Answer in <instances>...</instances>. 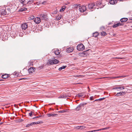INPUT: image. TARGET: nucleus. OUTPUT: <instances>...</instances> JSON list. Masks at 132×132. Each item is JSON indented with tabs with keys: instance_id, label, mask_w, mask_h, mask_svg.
I'll return each mask as SVG.
<instances>
[{
	"instance_id": "nucleus-1",
	"label": "nucleus",
	"mask_w": 132,
	"mask_h": 132,
	"mask_svg": "<svg viewBox=\"0 0 132 132\" xmlns=\"http://www.w3.org/2000/svg\"><path fill=\"white\" fill-rule=\"evenodd\" d=\"M95 6V4L94 3H91L89 4L88 5V9H90L91 10L92 9H94V10L95 8H97L98 9V8H97V7H94Z\"/></svg>"
},
{
	"instance_id": "nucleus-2",
	"label": "nucleus",
	"mask_w": 132,
	"mask_h": 132,
	"mask_svg": "<svg viewBox=\"0 0 132 132\" xmlns=\"http://www.w3.org/2000/svg\"><path fill=\"white\" fill-rule=\"evenodd\" d=\"M85 49V46L82 44H80L77 46V49L79 51L83 50Z\"/></svg>"
},
{
	"instance_id": "nucleus-3",
	"label": "nucleus",
	"mask_w": 132,
	"mask_h": 132,
	"mask_svg": "<svg viewBox=\"0 0 132 132\" xmlns=\"http://www.w3.org/2000/svg\"><path fill=\"white\" fill-rule=\"evenodd\" d=\"M79 10L80 12H83L86 10V8L85 6H80Z\"/></svg>"
},
{
	"instance_id": "nucleus-4",
	"label": "nucleus",
	"mask_w": 132,
	"mask_h": 132,
	"mask_svg": "<svg viewBox=\"0 0 132 132\" xmlns=\"http://www.w3.org/2000/svg\"><path fill=\"white\" fill-rule=\"evenodd\" d=\"M86 104V103L84 104L83 103L80 104L76 108V110L77 111H79L81 109V107L82 106H84L85 104Z\"/></svg>"
},
{
	"instance_id": "nucleus-5",
	"label": "nucleus",
	"mask_w": 132,
	"mask_h": 132,
	"mask_svg": "<svg viewBox=\"0 0 132 132\" xmlns=\"http://www.w3.org/2000/svg\"><path fill=\"white\" fill-rule=\"evenodd\" d=\"M0 14L1 15H4L7 14V12L6 9H1L0 11Z\"/></svg>"
},
{
	"instance_id": "nucleus-6",
	"label": "nucleus",
	"mask_w": 132,
	"mask_h": 132,
	"mask_svg": "<svg viewBox=\"0 0 132 132\" xmlns=\"http://www.w3.org/2000/svg\"><path fill=\"white\" fill-rule=\"evenodd\" d=\"M41 19L40 18L37 17L34 19V22L37 24H39L41 22Z\"/></svg>"
},
{
	"instance_id": "nucleus-7",
	"label": "nucleus",
	"mask_w": 132,
	"mask_h": 132,
	"mask_svg": "<svg viewBox=\"0 0 132 132\" xmlns=\"http://www.w3.org/2000/svg\"><path fill=\"white\" fill-rule=\"evenodd\" d=\"M13 75H10V78H11V77H12V76ZM10 77L9 75L7 74H5L4 75H2V78L3 79H6L7 78Z\"/></svg>"
},
{
	"instance_id": "nucleus-8",
	"label": "nucleus",
	"mask_w": 132,
	"mask_h": 132,
	"mask_svg": "<svg viewBox=\"0 0 132 132\" xmlns=\"http://www.w3.org/2000/svg\"><path fill=\"white\" fill-rule=\"evenodd\" d=\"M95 5L96 6L99 7L100 8H101L102 7H103V6L102 7L101 6L102 4L99 1H97L95 3Z\"/></svg>"
},
{
	"instance_id": "nucleus-9",
	"label": "nucleus",
	"mask_w": 132,
	"mask_h": 132,
	"mask_svg": "<svg viewBox=\"0 0 132 132\" xmlns=\"http://www.w3.org/2000/svg\"><path fill=\"white\" fill-rule=\"evenodd\" d=\"M74 48L73 47H70L66 49V51L68 53H70L72 52Z\"/></svg>"
},
{
	"instance_id": "nucleus-10",
	"label": "nucleus",
	"mask_w": 132,
	"mask_h": 132,
	"mask_svg": "<svg viewBox=\"0 0 132 132\" xmlns=\"http://www.w3.org/2000/svg\"><path fill=\"white\" fill-rule=\"evenodd\" d=\"M69 96L67 94H65L63 95H61L58 97L59 98H66L67 97H69Z\"/></svg>"
},
{
	"instance_id": "nucleus-11",
	"label": "nucleus",
	"mask_w": 132,
	"mask_h": 132,
	"mask_svg": "<svg viewBox=\"0 0 132 132\" xmlns=\"http://www.w3.org/2000/svg\"><path fill=\"white\" fill-rule=\"evenodd\" d=\"M35 69L34 67H31L28 69V71L30 73H32L35 70Z\"/></svg>"
},
{
	"instance_id": "nucleus-12",
	"label": "nucleus",
	"mask_w": 132,
	"mask_h": 132,
	"mask_svg": "<svg viewBox=\"0 0 132 132\" xmlns=\"http://www.w3.org/2000/svg\"><path fill=\"white\" fill-rule=\"evenodd\" d=\"M117 2V0H110V1L109 3L111 4H116Z\"/></svg>"
},
{
	"instance_id": "nucleus-13",
	"label": "nucleus",
	"mask_w": 132,
	"mask_h": 132,
	"mask_svg": "<svg viewBox=\"0 0 132 132\" xmlns=\"http://www.w3.org/2000/svg\"><path fill=\"white\" fill-rule=\"evenodd\" d=\"M54 53L56 55H59L60 54V52H59V50L57 49H54Z\"/></svg>"
},
{
	"instance_id": "nucleus-14",
	"label": "nucleus",
	"mask_w": 132,
	"mask_h": 132,
	"mask_svg": "<svg viewBox=\"0 0 132 132\" xmlns=\"http://www.w3.org/2000/svg\"><path fill=\"white\" fill-rule=\"evenodd\" d=\"M99 35V34L97 31L93 33V37H97Z\"/></svg>"
},
{
	"instance_id": "nucleus-15",
	"label": "nucleus",
	"mask_w": 132,
	"mask_h": 132,
	"mask_svg": "<svg viewBox=\"0 0 132 132\" xmlns=\"http://www.w3.org/2000/svg\"><path fill=\"white\" fill-rule=\"evenodd\" d=\"M128 19L127 18H123L120 20V21L121 22H124L127 21Z\"/></svg>"
},
{
	"instance_id": "nucleus-16",
	"label": "nucleus",
	"mask_w": 132,
	"mask_h": 132,
	"mask_svg": "<svg viewBox=\"0 0 132 132\" xmlns=\"http://www.w3.org/2000/svg\"><path fill=\"white\" fill-rule=\"evenodd\" d=\"M28 25H21V28L22 30H24L28 28Z\"/></svg>"
},
{
	"instance_id": "nucleus-17",
	"label": "nucleus",
	"mask_w": 132,
	"mask_h": 132,
	"mask_svg": "<svg viewBox=\"0 0 132 132\" xmlns=\"http://www.w3.org/2000/svg\"><path fill=\"white\" fill-rule=\"evenodd\" d=\"M40 18L42 20L44 19L45 20L46 18L45 15L43 14H41L40 15Z\"/></svg>"
},
{
	"instance_id": "nucleus-18",
	"label": "nucleus",
	"mask_w": 132,
	"mask_h": 132,
	"mask_svg": "<svg viewBox=\"0 0 132 132\" xmlns=\"http://www.w3.org/2000/svg\"><path fill=\"white\" fill-rule=\"evenodd\" d=\"M47 115L48 117H50L51 116L54 117L56 116H57V114L49 113L47 114Z\"/></svg>"
},
{
	"instance_id": "nucleus-19",
	"label": "nucleus",
	"mask_w": 132,
	"mask_h": 132,
	"mask_svg": "<svg viewBox=\"0 0 132 132\" xmlns=\"http://www.w3.org/2000/svg\"><path fill=\"white\" fill-rule=\"evenodd\" d=\"M100 35L101 36H105L107 35V34L105 32L102 31L101 32Z\"/></svg>"
},
{
	"instance_id": "nucleus-20",
	"label": "nucleus",
	"mask_w": 132,
	"mask_h": 132,
	"mask_svg": "<svg viewBox=\"0 0 132 132\" xmlns=\"http://www.w3.org/2000/svg\"><path fill=\"white\" fill-rule=\"evenodd\" d=\"M114 22L113 21L111 23L112 24H113V25H122L120 23V22H116L115 23H113V22ZM111 24V23H109V25H110Z\"/></svg>"
},
{
	"instance_id": "nucleus-21",
	"label": "nucleus",
	"mask_w": 132,
	"mask_h": 132,
	"mask_svg": "<svg viewBox=\"0 0 132 132\" xmlns=\"http://www.w3.org/2000/svg\"><path fill=\"white\" fill-rule=\"evenodd\" d=\"M79 55L80 56L84 57L85 56L86 54L84 52L83 53H79Z\"/></svg>"
},
{
	"instance_id": "nucleus-22",
	"label": "nucleus",
	"mask_w": 132,
	"mask_h": 132,
	"mask_svg": "<svg viewBox=\"0 0 132 132\" xmlns=\"http://www.w3.org/2000/svg\"><path fill=\"white\" fill-rule=\"evenodd\" d=\"M67 67V66H63L62 67L59 68V70L60 71L62 70V69L65 68Z\"/></svg>"
},
{
	"instance_id": "nucleus-23",
	"label": "nucleus",
	"mask_w": 132,
	"mask_h": 132,
	"mask_svg": "<svg viewBox=\"0 0 132 132\" xmlns=\"http://www.w3.org/2000/svg\"><path fill=\"white\" fill-rule=\"evenodd\" d=\"M27 9L25 8H22L20 9L19 11L21 12L25 11L27 10Z\"/></svg>"
},
{
	"instance_id": "nucleus-24",
	"label": "nucleus",
	"mask_w": 132,
	"mask_h": 132,
	"mask_svg": "<svg viewBox=\"0 0 132 132\" xmlns=\"http://www.w3.org/2000/svg\"><path fill=\"white\" fill-rule=\"evenodd\" d=\"M59 61L56 59H55L53 60V62H54V64H57L59 62Z\"/></svg>"
},
{
	"instance_id": "nucleus-25",
	"label": "nucleus",
	"mask_w": 132,
	"mask_h": 132,
	"mask_svg": "<svg viewBox=\"0 0 132 132\" xmlns=\"http://www.w3.org/2000/svg\"><path fill=\"white\" fill-rule=\"evenodd\" d=\"M34 125V122H32L31 123H30L29 124L26 126V127H30V126H31L32 125Z\"/></svg>"
},
{
	"instance_id": "nucleus-26",
	"label": "nucleus",
	"mask_w": 132,
	"mask_h": 132,
	"mask_svg": "<svg viewBox=\"0 0 132 132\" xmlns=\"http://www.w3.org/2000/svg\"><path fill=\"white\" fill-rule=\"evenodd\" d=\"M77 95L79 97H82V96H84V94L83 93H81L78 94Z\"/></svg>"
},
{
	"instance_id": "nucleus-27",
	"label": "nucleus",
	"mask_w": 132,
	"mask_h": 132,
	"mask_svg": "<svg viewBox=\"0 0 132 132\" xmlns=\"http://www.w3.org/2000/svg\"><path fill=\"white\" fill-rule=\"evenodd\" d=\"M49 62L50 64H53L54 63V62H53V60H49Z\"/></svg>"
},
{
	"instance_id": "nucleus-28",
	"label": "nucleus",
	"mask_w": 132,
	"mask_h": 132,
	"mask_svg": "<svg viewBox=\"0 0 132 132\" xmlns=\"http://www.w3.org/2000/svg\"><path fill=\"white\" fill-rule=\"evenodd\" d=\"M34 18V16L33 15L31 16L30 17L28 18V19L29 20H32Z\"/></svg>"
},
{
	"instance_id": "nucleus-29",
	"label": "nucleus",
	"mask_w": 132,
	"mask_h": 132,
	"mask_svg": "<svg viewBox=\"0 0 132 132\" xmlns=\"http://www.w3.org/2000/svg\"><path fill=\"white\" fill-rule=\"evenodd\" d=\"M19 1L20 3L22 4L23 5H24V2L25 1V0H19Z\"/></svg>"
},
{
	"instance_id": "nucleus-30",
	"label": "nucleus",
	"mask_w": 132,
	"mask_h": 132,
	"mask_svg": "<svg viewBox=\"0 0 132 132\" xmlns=\"http://www.w3.org/2000/svg\"><path fill=\"white\" fill-rule=\"evenodd\" d=\"M34 0H29V1L27 2V4H31L33 2Z\"/></svg>"
},
{
	"instance_id": "nucleus-31",
	"label": "nucleus",
	"mask_w": 132,
	"mask_h": 132,
	"mask_svg": "<svg viewBox=\"0 0 132 132\" xmlns=\"http://www.w3.org/2000/svg\"><path fill=\"white\" fill-rule=\"evenodd\" d=\"M44 66L43 65H42L39 67H38L37 69L38 70H40V69H43L44 67Z\"/></svg>"
},
{
	"instance_id": "nucleus-32",
	"label": "nucleus",
	"mask_w": 132,
	"mask_h": 132,
	"mask_svg": "<svg viewBox=\"0 0 132 132\" xmlns=\"http://www.w3.org/2000/svg\"><path fill=\"white\" fill-rule=\"evenodd\" d=\"M108 128H102V129H98V130H96V131H100L101 130H103L107 129H108Z\"/></svg>"
},
{
	"instance_id": "nucleus-33",
	"label": "nucleus",
	"mask_w": 132,
	"mask_h": 132,
	"mask_svg": "<svg viewBox=\"0 0 132 132\" xmlns=\"http://www.w3.org/2000/svg\"><path fill=\"white\" fill-rule=\"evenodd\" d=\"M79 128L80 129H83L85 128H86V127L84 126H80Z\"/></svg>"
},
{
	"instance_id": "nucleus-34",
	"label": "nucleus",
	"mask_w": 132,
	"mask_h": 132,
	"mask_svg": "<svg viewBox=\"0 0 132 132\" xmlns=\"http://www.w3.org/2000/svg\"><path fill=\"white\" fill-rule=\"evenodd\" d=\"M61 16H58L56 18L57 20H59L61 19Z\"/></svg>"
},
{
	"instance_id": "nucleus-35",
	"label": "nucleus",
	"mask_w": 132,
	"mask_h": 132,
	"mask_svg": "<svg viewBox=\"0 0 132 132\" xmlns=\"http://www.w3.org/2000/svg\"><path fill=\"white\" fill-rule=\"evenodd\" d=\"M28 64L29 65V66H30V65L31 66V65H33L32 62L31 61H30V62H29Z\"/></svg>"
},
{
	"instance_id": "nucleus-36",
	"label": "nucleus",
	"mask_w": 132,
	"mask_h": 132,
	"mask_svg": "<svg viewBox=\"0 0 132 132\" xmlns=\"http://www.w3.org/2000/svg\"><path fill=\"white\" fill-rule=\"evenodd\" d=\"M118 89H121V88H122V89H125L124 86H122V87H118Z\"/></svg>"
},
{
	"instance_id": "nucleus-37",
	"label": "nucleus",
	"mask_w": 132,
	"mask_h": 132,
	"mask_svg": "<svg viewBox=\"0 0 132 132\" xmlns=\"http://www.w3.org/2000/svg\"><path fill=\"white\" fill-rule=\"evenodd\" d=\"M105 98L103 97V98H101L99 99H98V100L99 101H102Z\"/></svg>"
},
{
	"instance_id": "nucleus-38",
	"label": "nucleus",
	"mask_w": 132,
	"mask_h": 132,
	"mask_svg": "<svg viewBox=\"0 0 132 132\" xmlns=\"http://www.w3.org/2000/svg\"><path fill=\"white\" fill-rule=\"evenodd\" d=\"M65 7H64V8L62 7L61 8V9H60V11H63L65 10Z\"/></svg>"
},
{
	"instance_id": "nucleus-39",
	"label": "nucleus",
	"mask_w": 132,
	"mask_h": 132,
	"mask_svg": "<svg viewBox=\"0 0 132 132\" xmlns=\"http://www.w3.org/2000/svg\"><path fill=\"white\" fill-rule=\"evenodd\" d=\"M65 112V111L64 110L60 111H58V112L59 113H61Z\"/></svg>"
},
{
	"instance_id": "nucleus-40",
	"label": "nucleus",
	"mask_w": 132,
	"mask_h": 132,
	"mask_svg": "<svg viewBox=\"0 0 132 132\" xmlns=\"http://www.w3.org/2000/svg\"><path fill=\"white\" fill-rule=\"evenodd\" d=\"M40 117V116H37L36 117H34L33 118V119H36V118H37Z\"/></svg>"
},
{
	"instance_id": "nucleus-41",
	"label": "nucleus",
	"mask_w": 132,
	"mask_h": 132,
	"mask_svg": "<svg viewBox=\"0 0 132 132\" xmlns=\"http://www.w3.org/2000/svg\"><path fill=\"white\" fill-rule=\"evenodd\" d=\"M120 94V95H121L122 94V93L121 92H120V93H118L117 94H116V95H117V96H119V95H118V94Z\"/></svg>"
},
{
	"instance_id": "nucleus-42",
	"label": "nucleus",
	"mask_w": 132,
	"mask_h": 132,
	"mask_svg": "<svg viewBox=\"0 0 132 132\" xmlns=\"http://www.w3.org/2000/svg\"><path fill=\"white\" fill-rule=\"evenodd\" d=\"M93 96H92L90 97V100H93Z\"/></svg>"
},
{
	"instance_id": "nucleus-43",
	"label": "nucleus",
	"mask_w": 132,
	"mask_h": 132,
	"mask_svg": "<svg viewBox=\"0 0 132 132\" xmlns=\"http://www.w3.org/2000/svg\"><path fill=\"white\" fill-rule=\"evenodd\" d=\"M100 29L101 30H103L104 29V28L103 27H102Z\"/></svg>"
},
{
	"instance_id": "nucleus-44",
	"label": "nucleus",
	"mask_w": 132,
	"mask_h": 132,
	"mask_svg": "<svg viewBox=\"0 0 132 132\" xmlns=\"http://www.w3.org/2000/svg\"><path fill=\"white\" fill-rule=\"evenodd\" d=\"M34 122V124H38L39 123H40V122Z\"/></svg>"
},
{
	"instance_id": "nucleus-45",
	"label": "nucleus",
	"mask_w": 132,
	"mask_h": 132,
	"mask_svg": "<svg viewBox=\"0 0 132 132\" xmlns=\"http://www.w3.org/2000/svg\"><path fill=\"white\" fill-rule=\"evenodd\" d=\"M81 75H77L75 76L74 77H80L81 76Z\"/></svg>"
},
{
	"instance_id": "nucleus-46",
	"label": "nucleus",
	"mask_w": 132,
	"mask_h": 132,
	"mask_svg": "<svg viewBox=\"0 0 132 132\" xmlns=\"http://www.w3.org/2000/svg\"><path fill=\"white\" fill-rule=\"evenodd\" d=\"M32 113H33V112H31L30 113H29V115L30 116H32Z\"/></svg>"
},
{
	"instance_id": "nucleus-47",
	"label": "nucleus",
	"mask_w": 132,
	"mask_h": 132,
	"mask_svg": "<svg viewBox=\"0 0 132 132\" xmlns=\"http://www.w3.org/2000/svg\"><path fill=\"white\" fill-rule=\"evenodd\" d=\"M79 127H80V126H77V127H75V128L77 129H80Z\"/></svg>"
},
{
	"instance_id": "nucleus-48",
	"label": "nucleus",
	"mask_w": 132,
	"mask_h": 132,
	"mask_svg": "<svg viewBox=\"0 0 132 132\" xmlns=\"http://www.w3.org/2000/svg\"><path fill=\"white\" fill-rule=\"evenodd\" d=\"M119 26V25H113V27L114 28H115Z\"/></svg>"
},
{
	"instance_id": "nucleus-49",
	"label": "nucleus",
	"mask_w": 132,
	"mask_h": 132,
	"mask_svg": "<svg viewBox=\"0 0 132 132\" xmlns=\"http://www.w3.org/2000/svg\"><path fill=\"white\" fill-rule=\"evenodd\" d=\"M118 87H114L113 88V89H118Z\"/></svg>"
},
{
	"instance_id": "nucleus-50",
	"label": "nucleus",
	"mask_w": 132,
	"mask_h": 132,
	"mask_svg": "<svg viewBox=\"0 0 132 132\" xmlns=\"http://www.w3.org/2000/svg\"><path fill=\"white\" fill-rule=\"evenodd\" d=\"M122 77V76H117V78H120Z\"/></svg>"
},
{
	"instance_id": "nucleus-51",
	"label": "nucleus",
	"mask_w": 132,
	"mask_h": 132,
	"mask_svg": "<svg viewBox=\"0 0 132 132\" xmlns=\"http://www.w3.org/2000/svg\"><path fill=\"white\" fill-rule=\"evenodd\" d=\"M113 79H116L117 78V77H113L112 78Z\"/></svg>"
},
{
	"instance_id": "nucleus-52",
	"label": "nucleus",
	"mask_w": 132,
	"mask_h": 132,
	"mask_svg": "<svg viewBox=\"0 0 132 132\" xmlns=\"http://www.w3.org/2000/svg\"><path fill=\"white\" fill-rule=\"evenodd\" d=\"M28 24H29L30 25L31 24H32V23H31L30 22H28Z\"/></svg>"
},
{
	"instance_id": "nucleus-53",
	"label": "nucleus",
	"mask_w": 132,
	"mask_h": 132,
	"mask_svg": "<svg viewBox=\"0 0 132 132\" xmlns=\"http://www.w3.org/2000/svg\"><path fill=\"white\" fill-rule=\"evenodd\" d=\"M27 23H23V24H22L21 25H24H24H27Z\"/></svg>"
},
{
	"instance_id": "nucleus-54",
	"label": "nucleus",
	"mask_w": 132,
	"mask_h": 132,
	"mask_svg": "<svg viewBox=\"0 0 132 132\" xmlns=\"http://www.w3.org/2000/svg\"><path fill=\"white\" fill-rule=\"evenodd\" d=\"M46 2H43L42 3V4H45V3Z\"/></svg>"
},
{
	"instance_id": "nucleus-55",
	"label": "nucleus",
	"mask_w": 132,
	"mask_h": 132,
	"mask_svg": "<svg viewBox=\"0 0 132 132\" xmlns=\"http://www.w3.org/2000/svg\"><path fill=\"white\" fill-rule=\"evenodd\" d=\"M122 76V77H126V76Z\"/></svg>"
},
{
	"instance_id": "nucleus-56",
	"label": "nucleus",
	"mask_w": 132,
	"mask_h": 132,
	"mask_svg": "<svg viewBox=\"0 0 132 132\" xmlns=\"http://www.w3.org/2000/svg\"><path fill=\"white\" fill-rule=\"evenodd\" d=\"M98 101V99H96V100H95L94 101Z\"/></svg>"
},
{
	"instance_id": "nucleus-57",
	"label": "nucleus",
	"mask_w": 132,
	"mask_h": 132,
	"mask_svg": "<svg viewBox=\"0 0 132 132\" xmlns=\"http://www.w3.org/2000/svg\"><path fill=\"white\" fill-rule=\"evenodd\" d=\"M124 0H119V1L122 2Z\"/></svg>"
},
{
	"instance_id": "nucleus-58",
	"label": "nucleus",
	"mask_w": 132,
	"mask_h": 132,
	"mask_svg": "<svg viewBox=\"0 0 132 132\" xmlns=\"http://www.w3.org/2000/svg\"><path fill=\"white\" fill-rule=\"evenodd\" d=\"M3 123V122H0V125L2 124Z\"/></svg>"
},
{
	"instance_id": "nucleus-59",
	"label": "nucleus",
	"mask_w": 132,
	"mask_h": 132,
	"mask_svg": "<svg viewBox=\"0 0 132 132\" xmlns=\"http://www.w3.org/2000/svg\"><path fill=\"white\" fill-rule=\"evenodd\" d=\"M130 19L131 20H132V17L131 18H130Z\"/></svg>"
},
{
	"instance_id": "nucleus-60",
	"label": "nucleus",
	"mask_w": 132,
	"mask_h": 132,
	"mask_svg": "<svg viewBox=\"0 0 132 132\" xmlns=\"http://www.w3.org/2000/svg\"><path fill=\"white\" fill-rule=\"evenodd\" d=\"M38 27H39V26L41 27V26H41V25H38Z\"/></svg>"
},
{
	"instance_id": "nucleus-61",
	"label": "nucleus",
	"mask_w": 132,
	"mask_h": 132,
	"mask_svg": "<svg viewBox=\"0 0 132 132\" xmlns=\"http://www.w3.org/2000/svg\"><path fill=\"white\" fill-rule=\"evenodd\" d=\"M119 58V59H123V58Z\"/></svg>"
},
{
	"instance_id": "nucleus-62",
	"label": "nucleus",
	"mask_w": 132,
	"mask_h": 132,
	"mask_svg": "<svg viewBox=\"0 0 132 132\" xmlns=\"http://www.w3.org/2000/svg\"><path fill=\"white\" fill-rule=\"evenodd\" d=\"M19 105L20 106H21V105H20V104H19Z\"/></svg>"
},
{
	"instance_id": "nucleus-63",
	"label": "nucleus",
	"mask_w": 132,
	"mask_h": 132,
	"mask_svg": "<svg viewBox=\"0 0 132 132\" xmlns=\"http://www.w3.org/2000/svg\"><path fill=\"white\" fill-rule=\"evenodd\" d=\"M89 50H87V51H88Z\"/></svg>"
},
{
	"instance_id": "nucleus-64",
	"label": "nucleus",
	"mask_w": 132,
	"mask_h": 132,
	"mask_svg": "<svg viewBox=\"0 0 132 132\" xmlns=\"http://www.w3.org/2000/svg\"><path fill=\"white\" fill-rule=\"evenodd\" d=\"M16 105V104H15L14 105V106H15Z\"/></svg>"
}]
</instances>
